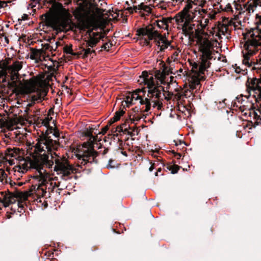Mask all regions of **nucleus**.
Masks as SVG:
<instances>
[{"instance_id":"1","label":"nucleus","mask_w":261,"mask_h":261,"mask_svg":"<svg viewBox=\"0 0 261 261\" xmlns=\"http://www.w3.org/2000/svg\"><path fill=\"white\" fill-rule=\"evenodd\" d=\"M59 144L58 142L50 138L48 134H44L37 139L35 145V152L43 156L40 159H30L24 163L17 166V170L22 173H25L28 168L36 169L40 175L46 173L45 167L49 169L54 168V171L60 176L64 180L72 178V174L75 172V169L70 165L68 161L64 157L58 155L56 150L58 149Z\"/></svg>"},{"instance_id":"2","label":"nucleus","mask_w":261,"mask_h":261,"mask_svg":"<svg viewBox=\"0 0 261 261\" xmlns=\"http://www.w3.org/2000/svg\"><path fill=\"white\" fill-rule=\"evenodd\" d=\"M139 78L138 81L140 84H144L146 86L147 92L146 91H143V96L137 93L134 94L132 98H127L126 102L131 104L134 100L139 101L140 106L142 107L140 108L136 107L137 112L140 111L141 112H148L151 107L161 109L162 102L165 98L164 87L156 84L153 75L146 71H143Z\"/></svg>"},{"instance_id":"3","label":"nucleus","mask_w":261,"mask_h":261,"mask_svg":"<svg viewBox=\"0 0 261 261\" xmlns=\"http://www.w3.org/2000/svg\"><path fill=\"white\" fill-rule=\"evenodd\" d=\"M213 44L208 39H203L199 42V49L202 53L201 62L196 65L195 68L200 73L204 72L210 67L211 61L215 59L216 53L213 48Z\"/></svg>"},{"instance_id":"4","label":"nucleus","mask_w":261,"mask_h":261,"mask_svg":"<svg viewBox=\"0 0 261 261\" xmlns=\"http://www.w3.org/2000/svg\"><path fill=\"white\" fill-rule=\"evenodd\" d=\"M90 147L87 150L85 151L83 153L81 154H77L79 164H81V166H86L89 167L92 164H97V160L96 157L98 155V152L95 150V149H99L102 148V145L100 143L97 142V139L96 137L91 136L90 137Z\"/></svg>"},{"instance_id":"5","label":"nucleus","mask_w":261,"mask_h":261,"mask_svg":"<svg viewBox=\"0 0 261 261\" xmlns=\"http://www.w3.org/2000/svg\"><path fill=\"white\" fill-rule=\"evenodd\" d=\"M137 35L139 36L144 37L145 40H154L158 46V49L161 51H164L165 49L168 47H170V50L173 48V46L171 45L170 42L166 38H163L156 31H152L147 28H141L137 31Z\"/></svg>"},{"instance_id":"6","label":"nucleus","mask_w":261,"mask_h":261,"mask_svg":"<svg viewBox=\"0 0 261 261\" xmlns=\"http://www.w3.org/2000/svg\"><path fill=\"white\" fill-rule=\"evenodd\" d=\"M205 13L206 10L204 9H198L193 11L192 6L187 5L182 11L177 14L175 17L178 28L181 29L189 20H192L198 14L202 15Z\"/></svg>"},{"instance_id":"7","label":"nucleus","mask_w":261,"mask_h":261,"mask_svg":"<svg viewBox=\"0 0 261 261\" xmlns=\"http://www.w3.org/2000/svg\"><path fill=\"white\" fill-rule=\"evenodd\" d=\"M27 91L29 102L27 105L28 108L33 107L36 102H41L44 99L47 94L46 90L37 87L33 83L30 84Z\"/></svg>"},{"instance_id":"8","label":"nucleus","mask_w":261,"mask_h":261,"mask_svg":"<svg viewBox=\"0 0 261 261\" xmlns=\"http://www.w3.org/2000/svg\"><path fill=\"white\" fill-rule=\"evenodd\" d=\"M88 29L87 31V37L85 41L88 47L93 48L100 40L104 38L105 35L101 32H94V31H97L98 29L96 27Z\"/></svg>"},{"instance_id":"9","label":"nucleus","mask_w":261,"mask_h":261,"mask_svg":"<svg viewBox=\"0 0 261 261\" xmlns=\"http://www.w3.org/2000/svg\"><path fill=\"white\" fill-rule=\"evenodd\" d=\"M170 73H172L171 72H170L169 70L167 69V67H165L163 69V71L161 75V84L165 85L166 83H169L168 80L170 79V82H171L173 79V76H170L169 77H167L166 75H169Z\"/></svg>"},{"instance_id":"10","label":"nucleus","mask_w":261,"mask_h":261,"mask_svg":"<svg viewBox=\"0 0 261 261\" xmlns=\"http://www.w3.org/2000/svg\"><path fill=\"white\" fill-rule=\"evenodd\" d=\"M191 20H189L182 28L181 29L182 30L183 33L185 35V36H190L191 35L193 34V25H192L190 21Z\"/></svg>"},{"instance_id":"11","label":"nucleus","mask_w":261,"mask_h":261,"mask_svg":"<svg viewBox=\"0 0 261 261\" xmlns=\"http://www.w3.org/2000/svg\"><path fill=\"white\" fill-rule=\"evenodd\" d=\"M22 67L21 62L19 61L14 62L12 65L8 67V71H11L12 72L17 73Z\"/></svg>"},{"instance_id":"12","label":"nucleus","mask_w":261,"mask_h":261,"mask_svg":"<svg viewBox=\"0 0 261 261\" xmlns=\"http://www.w3.org/2000/svg\"><path fill=\"white\" fill-rule=\"evenodd\" d=\"M124 114L123 111H118L116 112L115 115L113 117V119L114 122L117 121L119 120L121 116Z\"/></svg>"},{"instance_id":"13","label":"nucleus","mask_w":261,"mask_h":261,"mask_svg":"<svg viewBox=\"0 0 261 261\" xmlns=\"http://www.w3.org/2000/svg\"><path fill=\"white\" fill-rule=\"evenodd\" d=\"M112 46V44L110 42H106L104 43L101 46V49L100 50H98V51L103 50H108L110 47H111Z\"/></svg>"},{"instance_id":"14","label":"nucleus","mask_w":261,"mask_h":261,"mask_svg":"<svg viewBox=\"0 0 261 261\" xmlns=\"http://www.w3.org/2000/svg\"><path fill=\"white\" fill-rule=\"evenodd\" d=\"M144 115L141 113L140 114H136L135 115H134L133 119L134 120V121H137L140 120L142 118H144Z\"/></svg>"},{"instance_id":"15","label":"nucleus","mask_w":261,"mask_h":261,"mask_svg":"<svg viewBox=\"0 0 261 261\" xmlns=\"http://www.w3.org/2000/svg\"><path fill=\"white\" fill-rule=\"evenodd\" d=\"M9 72L11 74V79L12 80H17L19 79V73L18 72H12L11 71H9Z\"/></svg>"},{"instance_id":"16","label":"nucleus","mask_w":261,"mask_h":261,"mask_svg":"<svg viewBox=\"0 0 261 261\" xmlns=\"http://www.w3.org/2000/svg\"><path fill=\"white\" fill-rule=\"evenodd\" d=\"M84 51V54L85 56H88V55H91L92 53H95V50H91L90 48H84L83 49Z\"/></svg>"},{"instance_id":"17","label":"nucleus","mask_w":261,"mask_h":261,"mask_svg":"<svg viewBox=\"0 0 261 261\" xmlns=\"http://www.w3.org/2000/svg\"><path fill=\"white\" fill-rule=\"evenodd\" d=\"M115 161L112 159H110L109 161L108 164L107 165V167L108 168H113L115 167V165L114 164Z\"/></svg>"},{"instance_id":"18","label":"nucleus","mask_w":261,"mask_h":261,"mask_svg":"<svg viewBox=\"0 0 261 261\" xmlns=\"http://www.w3.org/2000/svg\"><path fill=\"white\" fill-rule=\"evenodd\" d=\"M8 6L7 2L0 0V8H5Z\"/></svg>"},{"instance_id":"19","label":"nucleus","mask_w":261,"mask_h":261,"mask_svg":"<svg viewBox=\"0 0 261 261\" xmlns=\"http://www.w3.org/2000/svg\"><path fill=\"white\" fill-rule=\"evenodd\" d=\"M200 83L198 80H196L194 81L192 85L191 86L193 88H196V86L199 85Z\"/></svg>"},{"instance_id":"20","label":"nucleus","mask_w":261,"mask_h":261,"mask_svg":"<svg viewBox=\"0 0 261 261\" xmlns=\"http://www.w3.org/2000/svg\"><path fill=\"white\" fill-rule=\"evenodd\" d=\"M64 49H65V51L67 53H68V54H72V49H71L70 47H68V46H66V47H65Z\"/></svg>"},{"instance_id":"21","label":"nucleus","mask_w":261,"mask_h":261,"mask_svg":"<svg viewBox=\"0 0 261 261\" xmlns=\"http://www.w3.org/2000/svg\"><path fill=\"white\" fill-rule=\"evenodd\" d=\"M39 191L40 190H41V195L42 196H45L46 193V190L45 189H44L43 188H41L40 187H39Z\"/></svg>"},{"instance_id":"22","label":"nucleus","mask_w":261,"mask_h":261,"mask_svg":"<svg viewBox=\"0 0 261 261\" xmlns=\"http://www.w3.org/2000/svg\"><path fill=\"white\" fill-rule=\"evenodd\" d=\"M2 37H4L5 38V40L7 43H9V39L8 38V37L6 36L5 33H3L2 35Z\"/></svg>"},{"instance_id":"23","label":"nucleus","mask_w":261,"mask_h":261,"mask_svg":"<svg viewBox=\"0 0 261 261\" xmlns=\"http://www.w3.org/2000/svg\"><path fill=\"white\" fill-rule=\"evenodd\" d=\"M3 202L5 207L8 206L10 204V202L9 201H3Z\"/></svg>"},{"instance_id":"24","label":"nucleus","mask_w":261,"mask_h":261,"mask_svg":"<svg viewBox=\"0 0 261 261\" xmlns=\"http://www.w3.org/2000/svg\"><path fill=\"white\" fill-rule=\"evenodd\" d=\"M108 126H106L105 127H104L103 129H102V133L103 134H105L107 131L108 130Z\"/></svg>"},{"instance_id":"25","label":"nucleus","mask_w":261,"mask_h":261,"mask_svg":"<svg viewBox=\"0 0 261 261\" xmlns=\"http://www.w3.org/2000/svg\"><path fill=\"white\" fill-rule=\"evenodd\" d=\"M37 54H35V53H33L32 55H31V58L32 59H36V58H37V57H36V56H37Z\"/></svg>"},{"instance_id":"26","label":"nucleus","mask_w":261,"mask_h":261,"mask_svg":"<svg viewBox=\"0 0 261 261\" xmlns=\"http://www.w3.org/2000/svg\"><path fill=\"white\" fill-rule=\"evenodd\" d=\"M182 143H184V142L183 141H181L179 140V141H177V142L175 143V145L176 146H178V145H180V144H181Z\"/></svg>"},{"instance_id":"27","label":"nucleus","mask_w":261,"mask_h":261,"mask_svg":"<svg viewBox=\"0 0 261 261\" xmlns=\"http://www.w3.org/2000/svg\"><path fill=\"white\" fill-rule=\"evenodd\" d=\"M3 33H5L4 32V27H2L1 30H0V35L1 36H2V35Z\"/></svg>"},{"instance_id":"28","label":"nucleus","mask_w":261,"mask_h":261,"mask_svg":"<svg viewBox=\"0 0 261 261\" xmlns=\"http://www.w3.org/2000/svg\"><path fill=\"white\" fill-rule=\"evenodd\" d=\"M225 100L222 102H220V105L223 107L225 105L224 103Z\"/></svg>"},{"instance_id":"29","label":"nucleus","mask_w":261,"mask_h":261,"mask_svg":"<svg viewBox=\"0 0 261 261\" xmlns=\"http://www.w3.org/2000/svg\"><path fill=\"white\" fill-rule=\"evenodd\" d=\"M121 153H122V154H123L124 156H127V153H126V152L125 151H121Z\"/></svg>"},{"instance_id":"30","label":"nucleus","mask_w":261,"mask_h":261,"mask_svg":"<svg viewBox=\"0 0 261 261\" xmlns=\"http://www.w3.org/2000/svg\"><path fill=\"white\" fill-rule=\"evenodd\" d=\"M107 152H108V149L105 148L104 151H103L102 154H106L107 153Z\"/></svg>"},{"instance_id":"31","label":"nucleus","mask_w":261,"mask_h":261,"mask_svg":"<svg viewBox=\"0 0 261 261\" xmlns=\"http://www.w3.org/2000/svg\"><path fill=\"white\" fill-rule=\"evenodd\" d=\"M54 135L56 137H58L59 135L58 133H54Z\"/></svg>"},{"instance_id":"32","label":"nucleus","mask_w":261,"mask_h":261,"mask_svg":"<svg viewBox=\"0 0 261 261\" xmlns=\"http://www.w3.org/2000/svg\"><path fill=\"white\" fill-rule=\"evenodd\" d=\"M153 166H152V165H151V166H150V167L149 168V171H152L153 170Z\"/></svg>"},{"instance_id":"33","label":"nucleus","mask_w":261,"mask_h":261,"mask_svg":"<svg viewBox=\"0 0 261 261\" xmlns=\"http://www.w3.org/2000/svg\"><path fill=\"white\" fill-rule=\"evenodd\" d=\"M6 176V174L3 171V174H2V176L3 177H5Z\"/></svg>"},{"instance_id":"34","label":"nucleus","mask_w":261,"mask_h":261,"mask_svg":"<svg viewBox=\"0 0 261 261\" xmlns=\"http://www.w3.org/2000/svg\"><path fill=\"white\" fill-rule=\"evenodd\" d=\"M177 172V170H176V171H172V173L174 174V173H176Z\"/></svg>"},{"instance_id":"35","label":"nucleus","mask_w":261,"mask_h":261,"mask_svg":"<svg viewBox=\"0 0 261 261\" xmlns=\"http://www.w3.org/2000/svg\"><path fill=\"white\" fill-rule=\"evenodd\" d=\"M5 26L7 28H8L9 27V25L8 24H6Z\"/></svg>"},{"instance_id":"36","label":"nucleus","mask_w":261,"mask_h":261,"mask_svg":"<svg viewBox=\"0 0 261 261\" xmlns=\"http://www.w3.org/2000/svg\"><path fill=\"white\" fill-rule=\"evenodd\" d=\"M209 21L208 19H206L205 20V22H208Z\"/></svg>"},{"instance_id":"37","label":"nucleus","mask_w":261,"mask_h":261,"mask_svg":"<svg viewBox=\"0 0 261 261\" xmlns=\"http://www.w3.org/2000/svg\"><path fill=\"white\" fill-rule=\"evenodd\" d=\"M177 54H178V53L177 51H175L174 53V55H177Z\"/></svg>"},{"instance_id":"38","label":"nucleus","mask_w":261,"mask_h":261,"mask_svg":"<svg viewBox=\"0 0 261 261\" xmlns=\"http://www.w3.org/2000/svg\"><path fill=\"white\" fill-rule=\"evenodd\" d=\"M242 104H241L240 103H238L237 102V105H239V106H241Z\"/></svg>"},{"instance_id":"39","label":"nucleus","mask_w":261,"mask_h":261,"mask_svg":"<svg viewBox=\"0 0 261 261\" xmlns=\"http://www.w3.org/2000/svg\"><path fill=\"white\" fill-rule=\"evenodd\" d=\"M161 168H159V169H158V172H161Z\"/></svg>"},{"instance_id":"40","label":"nucleus","mask_w":261,"mask_h":261,"mask_svg":"<svg viewBox=\"0 0 261 261\" xmlns=\"http://www.w3.org/2000/svg\"><path fill=\"white\" fill-rule=\"evenodd\" d=\"M158 172H155V175H156V176H158Z\"/></svg>"},{"instance_id":"41","label":"nucleus","mask_w":261,"mask_h":261,"mask_svg":"<svg viewBox=\"0 0 261 261\" xmlns=\"http://www.w3.org/2000/svg\"><path fill=\"white\" fill-rule=\"evenodd\" d=\"M178 156H179V157H180L181 156L180 154H178Z\"/></svg>"}]
</instances>
